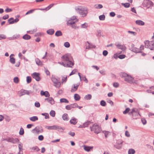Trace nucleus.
<instances>
[{
    "instance_id": "38",
    "label": "nucleus",
    "mask_w": 154,
    "mask_h": 154,
    "mask_svg": "<svg viewBox=\"0 0 154 154\" xmlns=\"http://www.w3.org/2000/svg\"><path fill=\"white\" fill-rule=\"evenodd\" d=\"M9 61L12 64H14L15 63V59L14 58H10Z\"/></svg>"
},
{
    "instance_id": "4",
    "label": "nucleus",
    "mask_w": 154,
    "mask_h": 154,
    "mask_svg": "<svg viewBox=\"0 0 154 154\" xmlns=\"http://www.w3.org/2000/svg\"><path fill=\"white\" fill-rule=\"evenodd\" d=\"M91 128V130L92 131H94L96 134H98L100 133L101 131V128L99 125L96 124H94Z\"/></svg>"
},
{
    "instance_id": "36",
    "label": "nucleus",
    "mask_w": 154,
    "mask_h": 154,
    "mask_svg": "<svg viewBox=\"0 0 154 154\" xmlns=\"http://www.w3.org/2000/svg\"><path fill=\"white\" fill-rule=\"evenodd\" d=\"M103 6L101 4H96L94 5V7L97 9H100L103 8Z\"/></svg>"
},
{
    "instance_id": "60",
    "label": "nucleus",
    "mask_w": 154,
    "mask_h": 154,
    "mask_svg": "<svg viewBox=\"0 0 154 154\" xmlns=\"http://www.w3.org/2000/svg\"><path fill=\"white\" fill-rule=\"evenodd\" d=\"M77 70L76 69H74L72 71L70 74H69V76H71L72 75L74 74L75 73H76L77 72Z\"/></svg>"
},
{
    "instance_id": "50",
    "label": "nucleus",
    "mask_w": 154,
    "mask_h": 154,
    "mask_svg": "<svg viewBox=\"0 0 154 154\" xmlns=\"http://www.w3.org/2000/svg\"><path fill=\"white\" fill-rule=\"evenodd\" d=\"M42 115L43 116H44L45 117V119H48L49 118V115L48 113H42Z\"/></svg>"
},
{
    "instance_id": "54",
    "label": "nucleus",
    "mask_w": 154,
    "mask_h": 154,
    "mask_svg": "<svg viewBox=\"0 0 154 154\" xmlns=\"http://www.w3.org/2000/svg\"><path fill=\"white\" fill-rule=\"evenodd\" d=\"M67 79V76H64L62 77V82H66Z\"/></svg>"
},
{
    "instance_id": "25",
    "label": "nucleus",
    "mask_w": 154,
    "mask_h": 154,
    "mask_svg": "<svg viewBox=\"0 0 154 154\" xmlns=\"http://www.w3.org/2000/svg\"><path fill=\"white\" fill-rule=\"evenodd\" d=\"M30 120L32 122H35L38 119V117L36 116H34L29 118Z\"/></svg>"
},
{
    "instance_id": "42",
    "label": "nucleus",
    "mask_w": 154,
    "mask_h": 154,
    "mask_svg": "<svg viewBox=\"0 0 154 154\" xmlns=\"http://www.w3.org/2000/svg\"><path fill=\"white\" fill-rule=\"evenodd\" d=\"M50 114L51 116L54 117L55 116V112L54 110H52L50 111Z\"/></svg>"
},
{
    "instance_id": "11",
    "label": "nucleus",
    "mask_w": 154,
    "mask_h": 154,
    "mask_svg": "<svg viewBox=\"0 0 154 154\" xmlns=\"http://www.w3.org/2000/svg\"><path fill=\"white\" fill-rule=\"evenodd\" d=\"M33 132L35 131L38 134L42 133L43 131L42 128L41 126H38L36 127L32 130Z\"/></svg>"
},
{
    "instance_id": "39",
    "label": "nucleus",
    "mask_w": 154,
    "mask_h": 154,
    "mask_svg": "<svg viewBox=\"0 0 154 154\" xmlns=\"http://www.w3.org/2000/svg\"><path fill=\"white\" fill-rule=\"evenodd\" d=\"M122 5L126 8H128L130 7V4L128 3H122Z\"/></svg>"
},
{
    "instance_id": "15",
    "label": "nucleus",
    "mask_w": 154,
    "mask_h": 154,
    "mask_svg": "<svg viewBox=\"0 0 154 154\" xmlns=\"http://www.w3.org/2000/svg\"><path fill=\"white\" fill-rule=\"evenodd\" d=\"M45 100H47L48 102L51 105H53L54 104L55 102L54 99L51 97H49L45 99Z\"/></svg>"
},
{
    "instance_id": "3",
    "label": "nucleus",
    "mask_w": 154,
    "mask_h": 154,
    "mask_svg": "<svg viewBox=\"0 0 154 154\" xmlns=\"http://www.w3.org/2000/svg\"><path fill=\"white\" fill-rule=\"evenodd\" d=\"M75 9L82 17H85L88 13V9L84 7L80 6H76L75 8Z\"/></svg>"
},
{
    "instance_id": "29",
    "label": "nucleus",
    "mask_w": 154,
    "mask_h": 154,
    "mask_svg": "<svg viewBox=\"0 0 154 154\" xmlns=\"http://www.w3.org/2000/svg\"><path fill=\"white\" fill-rule=\"evenodd\" d=\"M62 118L64 121H67L68 120V115L66 113L64 114L62 116Z\"/></svg>"
},
{
    "instance_id": "14",
    "label": "nucleus",
    "mask_w": 154,
    "mask_h": 154,
    "mask_svg": "<svg viewBox=\"0 0 154 154\" xmlns=\"http://www.w3.org/2000/svg\"><path fill=\"white\" fill-rule=\"evenodd\" d=\"M84 149L87 152H89L93 148V146H88L85 145L83 146Z\"/></svg>"
},
{
    "instance_id": "17",
    "label": "nucleus",
    "mask_w": 154,
    "mask_h": 154,
    "mask_svg": "<svg viewBox=\"0 0 154 154\" xmlns=\"http://www.w3.org/2000/svg\"><path fill=\"white\" fill-rule=\"evenodd\" d=\"M51 129L57 130L62 129L63 130H64V128H63L61 127L58 125H54L51 126Z\"/></svg>"
},
{
    "instance_id": "61",
    "label": "nucleus",
    "mask_w": 154,
    "mask_h": 154,
    "mask_svg": "<svg viewBox=\"0 0 154 154\" xmlns=\"http://www.w3.org/2000/svg\"><path fill=\"white\" fill-rule=\"evenodd\" d=\"M141 121L143 125H145L146 123V119L144 118H142L141 119Z\"/></svg>"
},
{
    "instance_id": "7",
    "label": "nucleus",
    "mask_w": 154,
    "mask_h": 154,
    "mask_svg": "<svg viewBox=\"0 0 154 154\" xmlns=\"http://www.w3.org/2000/svg\"><path fill=\"white\" fill-rule=\"evenodd\" d=\"M153 2L150 0H144L143 3V6L147 8H150L153 6Z\"/></svg>"
},
{
    "instance_id": "49",
    "label": "nucleus",
    "mask_w": 154,
    "mask_h": 154,
    "mask_svg": "<svg viewBox=\"0 0 154 154\" xmlns=\"http://www.w3.org/2000/svg\"><path fill=\"white\" fill-rule=\"evenodd\" d=\"M88 122H86L83 125H80L79 127V128H84V127H87L88 125Z\"/></svg>"
},
{
    "instance_id": "62",
    "label": "nucleus",
    "mask_w": 154,
    "mask_h": 154,
    "mask_svg": "<svg viewBox=\"0 0 154 154\" xmlns=\"http://www.w3.org/2000/svg\"><path fill=\"white\" fill-rule=\"evenodd\" d=\"M82 80L84 81L86 83H87L88 82V80L85 76H83L82 77Z\"/></svg>"
},
{
    "instance_id": "46",
    "label": "nucleus",
    "mask_w": 154,
    "mask_h": 154,
    "mask_svg": "<svg viewBox=\"0 0 154 154\" xmlns=\"http://www.w3.org/2000/svg\"><path fill=\"white\" fill-rule=\"evenodd\" d=\"M26 81L28 83H30L31 81V77L29 76H28L26 77Z\"/></svg>"
},
{
    "instance_id": "44",
    "label": "nucleus",
    "mask_w": 154,
    "mask_h": 154,
    "mask_svg": "<svg viewBox=\"0 0 154 154\" xmlns=\"http://www.w3.org/2000/svg\"><path fill=\"white\" fill-rule=\"evenodd\" d=\"M36 9H33L28 11L26 14V15H28L32 13Z\"/></svg>"
},
{
    "instance_id": "23",
    "label": "nucleus",
    "mask_w": 154,
    "mask_h": 154,
    "mask_svg": "<svg viewBox=\"0 0 154 154\" xmlns=\"http://www.w3.org/2000/svg\"><path fill=\"white\" fill-rule=\"evenodd\" d=\"M88 26V24L87 23L85 22L81 25L80 27L82 29H87Z\"/></svg>"
},
{
    "instance_id": "2",
    "label": "nucleus",
    "mask_w": 154,
    "mask_h": 154,
    "mask_svg": "<svg viewBox=\"0 0 154 154\" xmlns=\"http://www.w3.org/2000/svg\"><path fill=\"white\" fill-rule=\"evenodd\" d=\"M79 21L77 17L76 16H73L69 20H67L66 24L67 26H70L71 27L74 29H77L79 27L75 23Z\"/></svg>"
},
{
    "instance_id": "59",
    "label": "nucleus",
    "mask_w": 154,
    "mask_h": 154,
    "mask_svg": "<svg viewBox=\"0 0 154 154\" xmlns=\"http://www.w3.org/2000/svg\"><path fill=\"white\" fill-rule=\"evenodd\" d=\"M118 57L120 59H123L125 57V55L124 54L120 55H119Z\"/></svg>"
},
{
    "instance_id": "43",
    "label": "nucleus",
    "mask_w": 154,
    "mask_h": 154,
    "mask_svg": "<svg viewBox=\"0 0 154 154\" xmlns=\"http://www.w3.org/2000/svg\"><path fill=\"white\" fill-rule=\"evenodd\" d=\"M8 22L9 23V24H12L14 23L13 21V18L11 17L9 18L8 20Z\"/></svg>"
},
{
    "instance_id": "55",
    "label": "nucleus",
    "mask_w": 154,
    "mask_h": 154,
    "mask_svg": "<svg viewBox=\"0 0 154 154\" xmlns=\"http://www.w3.org/2000/svg\"><path fill=\"white\" fill-rule=\"evenodd\" d=\"M100 105L103 106H105L106 105V102L104 100H101L100 101Z\"/></svg>"
},
{
    "instance_id": "48",
    "label": "nucleus",
    "mask_w": 154,
    "mask_h": 154,
    "mask_svg": "<svg viewBox=\"0 0 154 154\" xmlns=\"http://www.w3.org/2000/svg\"><path fill=\"white\" fill-rule=\"evenodd\" d=\"M19 133L20 135H22L24 134V131L23 129L22 128H20Z\"/></svg>"
},
{
    "instance_id": "16",
    "label": "nucleus",
    "mask_w": 154,
    "mask_h": 154,
    "mask_svg": "<svg viewBox=\"0 0 154 154\" xmlns=\"http://www.w3.org/2000/svg\"><path fill=\"white\" fill-rule=\"evenodd\" d=\"M133 78L131 76L128 75L126 78L125 79V80L129 83L133 82Z\"/></svg>"
},
{
    "instance_id": "47",
    "label": "nucleus",
    "mask_w": 154,
    "mask_h": 154,
    "mask_svg": "<svg viewBox=\"0 0 154 154\" xmlns=\"http://www.w3.org/2000/svg\"><path fill=\"white\" fill-rule=\"evenodd\" d=\"M64 45L65 47L68 48L70 47V45L69 42H66L64 43Z\"/></svg>"
},
{
    "instance_id": "33",
    "label": "nucleus",
    "mask_w": 154,
    "mask_h": 154,
    "mask_svg": "<svg viewBox=\"0 0 154 154\" xmlns=\"http://www.w3.org/2000/svg\"><path fill=\"white\" fill-rule=\"evenodd\" d=\"M60 102L61 103H69V101L66 99L63 98H61L60 100Z\"/></svg>"
},
{
    "instance_id": "31",
    "label": "nucleus",
    "mask_w": 154,
    "mask_h": 154,
    "mask_svg": "<svg viewBox=\"0 0 154 154\" xmlns=\"http://www.w3.org/2000/svg\"><path fill=\"white\" fill-rule=\"evenodd\" d=\"M23 38L25 40H29L31 38V37L28 34H25L23 36Z\"/></svg>"
},
{
    "instance_id": "64",
    "label": "nucleus",
    "mask_w": 154,
    "mask_h": 154,
    "mask_svg": "<svg viewBox=\"0 0 154 154\" xmlns=\"http://www.w3.org/2000/svg\"><path fill=\"white\" fill-rule=\"evenodd\" d=\"M38 139L39 140L42 141L44 139V137L42 135H40L38 137Z\"/></svg>"
},
{
    "instance_id": "34",
    "label": "nucleus",
    "mask_w": 154,
    "mask_h": 154,
    "mask_svg": "<svg viewBox=\"0 0 154 154\" xmlns=\"http://www.w3.org/2000/svg\"><path fill=\"white\" fill-rule=\"evenodd\" d=\"M13 81L15 83L18 84L19 82V79L18 77H16L14 78Z\"/></svg>"
},
{
    "instance_id": "12",
    "label": "nucleus",
    "mask_w": 154,
    "mask_h": 154,
    "mask_svg": "<svg viewBox=\"0 0 154 154\" xmlns=\"http://www.w3.org/2000/svg\"><path fill=\"white\" fill-rule=\"evenodd\" d=\"M115 45L117 48L121 49L123 51L125 50L126 49V47L125 45H121L119 43H116Z\"/></svg>"
},
{
    "instance_id": "57",
    "label": "nucleus",
    "mask_w": 154,
    "mask_h": 154,
    "mask_svg": "<svg viewBox=\"0 0 154 154\" xmlns=\"http://www.w3.org/2000/svg\"><path fill=\"white\" fill-rule=\"evenodd\" d=\"M97 35L98 36H100L101 35V31L100 30H97Z\"/></svg>"
},
{
    "instance_id": "5",
    "label": "nucleus",
    "mask_w": 154,
    "mask_h": 154,
    "mask_svg": "<svg viewBox=\"0 0 154 154\" xmlns=\"http://www.w3.org/2000/svg\"><path fill=\"white\" fill-rule=\"evenodd\" d=\"M145 46L146 48H148L151 50H153L154 49V42L153 41L150 42L146 41L145 42Z\"/></svg>"
},
{
    "instance_id": "13",
    "label": "nucleus",
    "mask_w": 154,
    "mask_h": 154,
    "mask_svg": "<svg viewBox=\"0 0 154 154\" xmlns=\"http://www.w3.org/2000/svg\"><path fill=\"white\" fill-rule=\"evenodd\" d=\"M32 76L33 78L35 79L37 81H39L40 80L38 73L34 72L32 74Z\"/></svg>"
},
{
    "instance_id": "45",
    "label": "nucleus",
    "mask_w": 154,
    "mask_h": 154,
    "mask_svg": "<svg viewBox=\"0 0 154 154\" xmlns=\"http://www.w3.org/2000/svg\"><path fill=\"white\" fill-rule=\"evenodd\" d=\"M105 17L104 15H102L99 16V18L100 20H103L105 19Z\"/></svg>"
},
{
    "instance_id": "18",
    "label": "nucleus",
    "mask_w": 154,
    "mask_h": 154,
    "mask_svg": "<svg viewBox=\"0 0 154 154\" xmlns=\"http://www.w3.org/2000/svg\"><path fill=\"white\" fill-rule=\"evenodd\" d=\"M40 93L41 95H44L47 97H49L50 96V94L47 91L44 92L43 91H41Z\"/></svg>"
},
{
    "instance_id": "1",
    "label": "nucleus",
    "mask_w": 154,
    "mask_h": 154,
    "mask_svg": "<svg viewBox=\"0 0 154 154\" xmlns=\"http://www.w3.org/2000/svg\"><path fill=\"white\" fill-rule=\"evenodd\" d=\"M62 60L66 63L68 64L69 67H72L74 65L73 60L71 55L69 54H66L63 56L61 57Z\"/></svg>"
},
{
    "instance_id": "10",
    "label": "nucleus",
    "mask_w": 154,
    "mask_h": 154,
    "mask_svg": "<svg viewBox=\"0 0 154 154\" xmlns=\"http://www.w3.org/2000/svg\"><path fill=\"white\" fill-rule=\"evenodd\" d=\"M29 91H28L21 90L18 92V94L20 97H21L25 94L29 95Z\"/></svg>"
},
{
    "instance_id": "56",
    "label": "nucleus",
    "mask_w": 154,
    "mask_h": 154,
    "mask_svg": "<svg viewBox=\"0 0 154 154\" xmlns=\"http://www.w3.org/2000/svg\"><path fill=\"white\" fill-rule=\"evenodd\" d=\"M130 110V108H128L126 109L123 112V113L124 114H126Z\"/></svg>"
},
{
    "instance_id": "27",
    "label": "nucleus",
    "mask_w": 154,
    "mask_h": 154,
    "mask_svg": "<svg viewBox=\"0 0 154 154\" xmlns=\"http://www.w3.org/2000/svg\"><path fill=\"white\" fill-rule=\"evenodd\" d=\"M81 97L79 94H75L74 95V98L75 100L78 101L80 99Z\"/></svg>"
},
{
    "instance_id": "19",
    "label": "nucleus",
    "mask_w": 154,
    "mask_h": 154,
    "mask_svg": "<svg viewBox=\"0 0 154 154\" xmlns=\"http://www.w3.org/2000/svg\"><path fill=\"white\" fill-rule=\"evenodd\" d=\"M70 122L71 124L75 125L77 122V119L74 117H72L70 120Z\"/></svg>"
},
{
    "instance_id": "52",
    "label": "nucleus",
    "mask_w": 154,
    "mask_h": 154,
    "mask_svg": "<svg viewBox=\"0 0 154 154\" xmlns=\"http://www.w3.org/2000/svg\"><path fill=\"white\" fill-rule=\"evenodd\" d=\"M103 133L104 134L105 136L106 137H107L109 133V132L108 131H103Z\"/></svg>"
},
{
    "instance_id": "8",
    "label": "nucleus",
    "mask_w": 154,
    "mask_h": 154,
    "mask_svg": "<svg viewBox=\"0 0 154 154\" xmlns=\"http://www.w3.org/2000/svg\"><path fill=\"white\" fill-rule=\"evenodd\" d=\"M5 140L8 142H10L13 144L16 143L19 141V140L18 138L12 137H8Z\"/></svg>"
},
{
    "instance_id": "35",
    "label": "nucleus",
    "mask_w": 154,
    "mask_h": 154,
    "mask_svg": "<svg viewBox=\"0 0 154 154\" xmlns=\"http://www.w3.org/2000/svg\"><path fill=\"white\" fill-rule=\"evenodd\" d=\"M135 152V150L133 149H130L128 150V154H134Z\"/></svg>"
},
{
    "instance_id": "22",
    "label": "nucleus",
    "mask_w": 154,
    "mask_h": 154,
    "mask_svg": "<svg viewBox=\"0 0 154 154\" xmlns=\"http://www.w3.org/2000/svg\"><path fill=\"white\" fill-rule=\"evenodd\" d=\"M79 85V83H78L76 85H73V87L72 88L71 90V91L72 92H73L76 91L77 90Z\"/></svg>"
},
{
    "instance_id": "32",
    "label": "nucleus",
    "mask_w": 154,
    "mask_h": 154,
    "mask_svg": "<svg viewBox=\"0 0 154 154\" xmlns=\"http://www.w3.org/2000/svg\"><path fill=\"white\" fill-rule=\"evenodd\" d=\"M54 30L53 29H51L48 30L47 31V33L50 35H52L53 34H54Z\"/></svg>"
},
{
    "instance_id": "24",
    "label": "nucleus",
    "mask_w": 154,
    "mask_h": 154,
    "mask_svg": "<svg viewBox=\"0 0 154 154\" xmlns=\"http://www.w3.org/2000/svg\"><path fill=\"white\" fill-rule=\"evenodd\" d=\"M58 63L59 64H60L64 66L65 67H69V64H66V63L64 62V61L63 62H58Z\"/></svg>"
},
{
    "instance_id": "28",
    "label": "nucleus",
    "mask_w": 154,
    "mask_h": 154,
    "mask_svg": "<svg viewBox=\"0 0 154 154\" xmlns=\"http://www.w3.org/2000/svg\"><path fill=\"white\" fill-rule=\"evenodd\" d=\"M92 96L90 94H88L86 95L84 98L86 100H90L91 99Z\"/></svg>"
},
{
    "instance_id": "6",
    "label": "nucleus",
    "mask_w": 154,
    "mask_h": 154,
    "mask_svg": "<svg viewBox=\"0 0 154 154\" xmlns=\"http://www.w3.org/2000/svg\"><path fill=\"white\" fill-rule=\"evenodd\" d=\"M51 80L54 84V86L57 88H59L61 85V83L59 80L54 77H52Z\"/></svg>"
},
{
    "instance_id": "26",
    "label": "nucleus",
    "mask_w": 154,
    "mask_h": 154,
    "mask_svg": "<svg viewBox=\"0 0 154 154\" xmlns=\"http://www.w3.org/2000/svg\"><path fill=\"white\" fill-rule=\"evenodd\" d=\"M131 50L133 52L136 53H140V51L139 48H132Z\"/></svg>"
},
{
    "instance_id": "41",
    "label": "nucleus",
    "mask_w": 154,
    "mask_h": 154,
    "mask_svg": "<svg viewBox=\"0 0 154 154\" xmlns=\"http://www.w3.org/2000/svg\"><path fill=\"white\" fill-rule=\"evenodd\" d=\"M54 4H52L49 5L48 6L45 8V10L48 11L50 9L51 7H52L54 5Z\"/></svg>"
},
{
    "instance_id": "51",
    "label": "nucleus",
    "mask_w": 154,
    "mask_h": 154,
    "mask_svg": "<svg viewBox=\"0 0 154 154\" xmlns=\"http://www.w3.org/2000/svg\"><path fill=\"white\" fill-rule=\"evenodd\" d=\"M6 38V36L5 35L1 34H0V40L2 39H5Z\"/></svg>"
},
{
    "instance_id": "20",
    "label": "nucleus",
    "mask_w": 154,
    "mask_h": 154,
    "mask_svg": "<svg viewBox=\"0 0 154 154\" xmlns=\"http://www.w3.org/2000/svg\"><path fill=\"white\" fill-rule=\"evenodd\" d=\"M135 23L136 24L139 26H143L145 24L144 22L140 20H137L135 21Z\"/></svg>"
},
{
    "instance_id": "53",
    "label": "nucleus",
    "mask_w": 154,
    "mask_h": 154,
    "mask_svg": "<svg viewBox=\"0 0 154 154\" xmlns=\"http://www.w3.org/2000/svg\"><path fill=\"white\" fill-rule=\"evenodd\" d=\"M70 105L71 109H72L76 107V106H77V104L76 103H74L70 104Z\"/></svg>"
},
{
    "instance_id": "21",
    "label": "nucleus",
    "mask_w": 154,
    "mask_h": 154,
    "mask_svg": "<svg viewBox=\"0 0 154 154\" xmlns=\"http://www.w3.org/2000/svg\"><path fill=\"white\" fill-rule=\"evenodd\" d=\"M35 61L36 64L38 66H42L43 65L42 62L38 58L35 59Z\"/></svg>"
},
{
    "instance_id": "40",
    "label": "nucleus",
    "mask_w": 154,
    "mask_h": 154,
    "mask_svg": "<svg viewBox=\"0 0 154 154\" xmlns=\"http://www.w3.org/2000/svg\"><path fill=\"white\" fill-rule=\"evenodd\" d=\"M87 43H88V45L87 46L86 48H95V46L92 45H91L90 44L89 42H87Z\"/></svg>"
},
{
    "instance_id": "63",
    "label": "nucleus",
    "mask_w": 154,
    "mask_h": 154,
    "mask_svg": "<svg viewBox=\"0 0 154 154\" xmlns=\"http://www.w3.org/2000/svg\"><path fill=\"white\" fill-rule=\"evenodd\" d=\"M35 106L37 107H39L40 106V103L38 102H36L35 103Z\"/></svg>"
},
{
    "instance_id": "9",
    "label": "nucleus",
    "mask_w": 154,
    "mask_h": 154,
    "mask_svg": "<svg viewBox=\"0 0 154 154\" xmlns=\"http://www.w3.org/2000/svg\"><path fill=\"white\" fill-rule=\"evenodd\" d=\"M123 142L121 140H117L116 143L114 144V146L118 149H121L122 147V143Z\"/></svg>"
},
{
    "instance_id": "37",
    "label": "nucleus",
    "mask_w": 154,
    "mask_h": 154,
    "mask_svg": "<svg viewBox=\"0 0 154 154\" xmlns=\"http://www.w3.org/2000/svg\"><path fill=\"white\" fill-rule=\"evenodd\" d=\"M55 35L57 36H61L62 35V32L60 31H57L56 32Z\"/></svg>"
},
{
    "instance_id": "30",
    "label": "nucleus",
    "mask_w": 154,
    "mask_h": 154,
    "mask_svg": "<svg viewBox=\"0 0 154 154\" xmlns=\"http://www.w3.org/2000/svg\"><path fill=\"white\" fill-rule=\"evenodd\" d=\"M31 149L33 151H35L36 152H38L39 151L40 149L38 148V147L36 146H35L33 147L32 148H31Z\"/></svg>"
},
{
    "instance_id": "58",
    "label": "nucleus",
    "mask_w": 154,
    "mask_h": 154,
    "mask_svg": "<svg viewBox=\"0 0 154 154\" xmlns=\"http://www.w3.org/2000/svg\"><path fill=\"white\" fill-rule=\"evenodd\" d=\"M107 102L108 103H109L111 106H113V103L111 100H108Z\"/></svg>"
}]
</instances>
